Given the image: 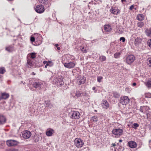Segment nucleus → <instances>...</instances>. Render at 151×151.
Masks as SVG:
<instances>
[{"mask_svg": "<svg viewBox=\"0 0 151 151\" xmlns=\"http://www.w3.org/2000/svg\"><path fill=\"white\" fill-rule=\"evenodd\" d=\"M63 79L62 77L59 76L58 77L54 78L53 82L58 86H60L64 84Z\"/></svg>", "mask_w": 151, "mask_h": 151, "instance_id": "nucleus-1", "label": "nucleus"}, {"mask_svg": "<svg viewBox=\"0 0 151 151\" xmlns=\"http://www.w3.org/2000/svg\"><path fill=\"white\" fill-rule=\"evenodd\" d=\"M112 134L118 137L119 136L122 135L123 131L122 129L118 128L114 129L112 131Z\"/></svg>", "mask_w": 151, "mask_h": 151, "instance_id": "nucleus-2", "label": "nucleus"}, {"mask_svg": "<svg viewBox=\"0 0 151 151\" xmlns=\"http://www.w3.org/2000/svg\"><path fill=\"white\" fill-rule=\"evenodd\" d=\"M129 99L127 96H124L120 98L119 103L122 105H126L128 104Z\"/></svg>", "mask_w": 151, "mask_h": 151, "instance_id": "nucleus-3", "label": "nucleus"}, {"mask_svg": "<svg viewBox=\"0 0 151 151\" xmlns=\"http://www.w3.org/2000/svg\"><path fill=\"white\" fill-rule=\"evenodd\" d=\"M71 118L74 119H79L80 116V113L76 111H72L69 114Z\"/></svg>", "mask_w": 151, "mask_h": 151, "instance_id": "nucleus-4", "label": "nucleus"}, {"mask_svg": "<svg viewBox=\"0 0 151 151\" xmlns=\"http://www.w3.org/2000/svg\"><path fill=\"white\" fill-rule=\"evenodd\" d=\"M135 60V57L133 55H129L126 58V62L129 65L132 64Z\"/></svg>", "mask_w": 151, "mask_h": 151, "instance_id": "nucleus-5", "label": "nucleus"}, {"mask_svg": "<svg viewBox=\"0 0 151 151\" xmlns=\"http://www.w3.org/2000/svg\"><path fill=\"white\" fill-rule=\"evenodd\" d=\"M74 142L75 145L77 147H81L84 145L83 141L80 138L76 139Z\"/></svg>", "mask_w": 151, "mask_h": 151, "instance_id": "nucleus-6", "label": "nucleus"}, {"mask_svg": "<svg viewBox=\"0 0 151 151\" xmlns=\"http://www.w3.org/2000/svg\"><path fill=\"white\" fill-rule=\"evenodd\" d=\"M63 64L65 68L70 69L74 68L76 65L75 63L74 62L65 63Z\"/></svg>", "mask_w": 151, "mask_h": 151, "instance_id": "nucleus-7", "label": "nucleus"}, {"mask_svg": "<svg viewBox=\"0 0 151 151\" xmlns=\"http://www.w3.org/2000/svg\"><path fill=\"white\" fill-rule=\"evenodd\" d=\"M31 132L28 130L23 131L22 135V137L24 139H29L31 135Z\"/></svg>", "mask_w": 151, "mask_h": 151, "instance_id": "nucleus-8", "label": "nucleus"}, {"mask_svg": "<svg viewBox=\"0 0 151 151\" xmlns=\"http://www.w3.org/2000/svg\"><path fill=\"white\" fill-rule=\"evenodd\" d=\"M35 11L38 13H41L45 11L44 7L42 5H38L35 9Z\"/></svg>", "mask_w": 151, "mask_h": 151, "instance_id": "nucleus-9", "label": "nucleus"}, {"mask_svg": "<svg viewBox=\"0 0 151 151\" xmlns=\"http://www.w3.org/2000/svg\"><path fill=\"white\" fill-rule=\"evenodd\" d=\"M38 1L40 3L43 4L46 8L49 7L50 5V4L47 0H38Z\"/></svg>", "mask_w": 151, "mask_h": 151, "instance_id": "nucleus-10", "label": "nucleus"}, {"mask_svg": "<svg viewBox=\"0 0 151 151\" xmlns=\"http://www.w3.org/2000/svg\"><path fill=\"white\" fill-rule=\"evenodd\" d=\"M42 85V83L41 82L37 81L34 83L33 84V86L35 88L40 89Z\"/></svg>", "mask_w": 151, "mask_h": 151, "instance_id": "nucleus-11", "label": "nucleus"}, {"mask_svg": "<svg viewBox=\"0 0 151 151\" xmlns=\"http://www.w3.org/2000/svg\"><path fill=\"white\" fill-rule=\"evenodd\" d=\"M128 145L131 148H135L137 146L136 142L134 141H130L128 142Z\"/></svg>", "mask_w": 151, "mask_h": 151, "instance_id": "nucleus-12", "label": "nucleus"}, {"mask_svg": "<svg viewBox=\"0 0 151 151\" xmlns=\"http://www.w3.org/2000/svg\"><path fill=\"white\" fill-rule=\"evenodd\" d=\"M142 39L141 38L139 37L136 38L134 41V44L136 46H138L141 43Z\"/></svg>", "mask_w": 151, "mask_h": 151, "instance_id": "nucleus-13", "label": "nucleus"}, {"mask_svg": "<svg viewBox=\"0 0 151 151\" xmlns=\"http://www.w3.org/2000/svg\"><path fill=\"white\" fill-rule=\"evenodd\" d=\"M5 117L3 115L0 114V125L4 124L6 122Z\"/></svg>", "mask_w": 151, "mask_h": 151, "instance_id": "nucleus-14", "label": "nucleus"}, {"mask_svg": "<svg viewBox=\"0 0 151 151\" xmlns=\"http://www.w3.org/2000/svg\"><path fill=\"white\" fill-rule=\"evenodd\" d=\"M54 132V130L51 128L48 129L46 132V134L48 136H52V134Z\"/></svg>", "mask_w": 151, "mask_h": 151, "instance_id": "nucleus-15", "label": "nucleus"}, {"mask_svg": "<svg viewBox=\"0 0 151 151\" xmlns=\"http://www.w3.org/2000/svg\"><path fill=\"white\" fill-rule=\"evenodd\" d=\"M19 142L13 139H10V146H15L17 145Z\"/></svg>", "mask_w": 151, "mask_h": 151, "instance_id": "nucleus-16", "label": "nucleus"}, {"mask_svg": "<svg viewBox=\"0 0 151 151\" xmlns=\"http://www.w3.org/2000/svg\"><path fill=\"white\" fill-rule=\"evenodd\" d=\"M101 105L103 108L106 109H107L109 107V104L107 101L105 100L103 101Z\"/></svg>", "mask_w": 151, "mask_h": 151, "instance_id": "nucleus-17", "label": "nucleus"}, {"mask_svg": "<svg viewBox=\"0 0 151 151\" xmlns=\"http://www.w3.org/2000/svg\"><path fill=\"white\" fill-rule=\"evenodd\" d=\"M104 29L106 32H109L112 30V28L110 25L109 24L104 25Z\"/></svg>", "mask_w": 151, "mask_h": 151, "instance_id": "nucleus-18", "label": "nucleus"}, {"mask_svg": "<svg viewBox=\"0 0 151 151\" xmlns=\"http://www.w3.org/2000/svg\"><path fill=\"white\" fill-rule=\"evenodd\" d=\"M9 97V94L6 93H2L1 96L0 97V100L2 99H5L8 98Z\"/></svg>", "mask_w": 151, "mask_h": 151, "instance_id": "nucleus-19", "label": "nucleus"}, {"mask_svg": "<svg viewBox=\"0 0 151 151\" xmlns=\"http://www.w3.org/2000/svg\"><path fill=\"white\" fill-rule=\"evenodd\" d=\"M86 79L84 77H81L79 79L77 80V82L79 84H82L84 83Z\"/></svg>", "mask_w": 151, "mask_h": 151, "instance_id": "nucleus-20", "label": "nucleus"}, {"mask_svg": "<svg viewBox=\"0 0 151 151\" xmlns=\"http://www.w3.org/2000/svg\"><path fill=\"white\" fill-rule=\"evenodd\" d=\"M40 139V136L39 135L35 134L33 137V139L35 142H37L39 141Z\"/></svg>", "mask_w": 151, "mask_h": 151, "instance_id": "nucleus-21", "label": "nucleus"}, {"mask_svg": "<svg viewBox=\"0 0 151 151\" xmlns=\"http://www.w3.org/2000/svg\"><path fill=\"white\" fill-rule=\"evenodd\" d=\"M144 18V16L142 14H138L137 17V19L139 21H142Z\"/></svg>", "mask_w": 151, "mask_h": 151, "instance_id": "nucleus-22", "label": "nucleus"}, {"mask_svg": "<svg viewBox=\"0 0 151 151\" xmlns=\"http://www.w3.org/2000/svg\"><path fill=\"white\" fill-rule=\"evenodd\" d=\"M27 63L30 66H32L33 65V63L31 60L29 59L28 56L27 57Z\"/></svg>", "mask_w": 151, "mask_h": 151, "instance_id": "nucleus-23", "label": "nucleus"}, {"mask_svg": "<svg viewBox=\"0 0 151 151\" xmlns=\"http://www.w3.org/2000/svg\"><path fill=\"white\" fill-rule=\"evenodd\" d=\"M146 34L148 36L151 37V28L147 29L145 31Z\"/></svg>", "mask_w": 151, "mask_h": 151, "instance_id": "nucleus-24", "label": "nucleus"}, {"mask_svg": "<svg viewBox=\"0 0 151 151\" xmlns=\"http://www.w3.org/2000/svg\"><path fill=\"white\" fill-rule=\"evenodd\" d=\"M110 11L112 13L116 15L118 14L119 10L112 8V9H110Z\"/></svg>", "mask_w": 151, "mask_h": 151, "instance_id": "nucleus-25", "label": "nucleus"}, {"mask_svg": "<svg viewBox=\"0 0 151 151\" xmlns=\"http://www.w3.org/2000/svg\"><path fill=\"white\" fill-rule=\"evenodd\" d=\"M145 84L147 87L151 88V79L148 80Z\"/></svg>", "mask_w": 151, "mask_h": 151, "instance_id": "nucleus-26", "label": "nucleus"}, {"mask_svg": "<svg viewBox=\"0 0 151 151\" xmlns=\"http://www.w3.org/2000/svg\"><path fill=\"white\" fill-rule=\"evenodd\" d=\"M28 55L29 57L30 58L32 59H34L36 57L35 53L34 52L29 54Z\"/></svg>", "mask_w": 151, "mask_h": 151, "instance_id": "nucleus-27", "label": "nucleus"}, {"mask_svg": "<svg viewBox=\"0 0 151 151\" xmlns=\"http://www.w3.org/2000/svg\"><path fill=\"white\" fill-rule=\"evenodd\" d=\"M81 94L82 93H81V91H76L75 96L76 97L75 98H78L80 97L81 95Z\"/></svg>", "mask_w": 151, "mask_h": 151, "instance_id": "nucleus-28", "label": "nucleus"}, {"mask_svg": "<svg viewBox=\"0 0 151 151\" xmlns=\"http://www.w3.org/2000/svg\"><path fill=\"white\" fill-rule=\"evenodd\" d=\"M91 121L93 122H96L98 121V117L96 116H94L92 117L91 119Z\"/></svg>", "mask_w": 151, "mask_h": 151, "instance_id": "nucleus-29", "label": "nucleus"}, {"mask_svg": "<svg viewBox=\"0 0 151 151\" xmlns=\"http://www.w3.org/2000/svg\"><path fill=\"white\" fill-rule=\"evenodd\" d=\"M113 97L115 98H119L120 96V94L117 92H114L113 93Z\"/></svg>", "mask_w": 151, "mask_h": 151, "instance_id": "nucleus-30", "label": "nucleus"}, {"mask_svg": "<svg viewBox=\"0 0 151 151\" xmlns=\"http://www.w3.org/2000/svg\"><path fill=\"white\" fill-rule=\"evenodd\" d=\"M121 53L120 52H116L114 54V56L115 58H117L120 57Z\"/></svg>", "mask_w": 151, "mask_h": 151, "instance_id": "nucleus-31", "label": "nucleus"}, {"mask_svg": "<svg viewBox=\"0 0 151 151\" xmlns=\"http://www.w3.org/2000/svg\"><path fill=\"white\" fill-rule=\"evenodd\" d=\"M144 23L143 22H140L137 23L138 27L140 28H141L144 25Z\"/></svg>", "mask_w": 151, "mask_h": 151, "instance_id": "nucleus-32", "label": "nucleus"}, {"mask_svg": "<svg viewBox=\"0 0 151 151\" xmlns=\"http://www.w3.org/2000/svg\"><path fill=\"white\" fill-rule=\"evenodd\" d=\"M5 71V70L4 67H0V73L3 74Z\"/></svg>", "mask_w": 151, "mask_h": 151, "instance_id": "nucleus-33", "label": "nucleus"}, {"mask_svg": "<svg viewBox=\"0 0 151 151\" xmlns=\"http://www.w3.org/2000/svg\"><path fill=\"white\" fill-rule=\"evenodd\" d=\"M99 59L102 62L106 60V57L104 56H100Z\"/></svg>", "mask_w": 151, "mask_h": 151, "instance_id": "nucleus-34", "label": "nucleus"}, {"mask_svg": "<svg viewBox=\"0 0 151 151\" xmlns=\"http://www.w3.org/2000/svg\"><path fill=\"white\" fill-rule=\"evenodd\" d=\"M103 78L101 76H98L97 77V81L98 82L100 83L101 82L102 80L103 79Z\"/></svg>", "mask_w": 151, "mask_h": 151, "instance_id": "nucleus-35", "label": "nucleus"}, {"mask_svg": "<svg viewBox=\"0 0 151 151\" xmlns=\"http://www.w3.org/2000/svg\"><path fill=\"white\" fill-rule=\"evenodd\" d=\"M143 106L144 112L148 111L150 109L149 107L147 106Z\"/></svg>", "mask_w": 151, "mask_h": 151, "instance_id": "nucleus-36", "label": "nucleus"}, {"mask_svg": "<svg viewBox=\"0 0 151 151\" xmlns=\"http://www.w3.org/2000/svg\"><path fill=\"white\" fill-rule=\"evenodd\" d=\"M145 97L147 98H151V93H145Z\"/></svg>", "mask_w": 151, "mask_h": 151, "instance_id": "nucleus-37", "label": "nucleus"}, {"mask_svg": "<svg viewBox=\"0 0 151 151\" xmlns=\"http://www.w3.org/2000/svg\"><path fill=\"white\" fill-rule=\"evenodd\" d=\"M139 125L137 123H134L133 124L132 127L134 129H136L137 127H139Z\"/></svg>", "mask_w": 151, "mask_h": 151, "instance_id": "nucleus-38", "label": "nucleus"}, {"mask_svg": "<svg viewBox=\"0 0 151 151\" xmlns=\"http://www.w3.org/2000/svg\"><path fill=\"white\" fill-rule=\"evenodd\" d=\"M147 64L149 67H151V58L148 59Z\"/></svg>", "mask_w": 151, "mask_h": 151, "instance_id": "nucleus-39", "label": "nucleus"}, {"mask_svg": "<svg viewBox=\"0 0 151 151\" xmlns=\"http://www.w3.org/2000/svg\"><path fill=\"white\" fill-rule=\"evenodd\" d=\"M45 103L46 104V107L47 106H48L50 104V101L49 100H47V101H45Z\"/></svg>", "mask_w": 151, "mask_h": 151, "instance_id": "nucleus-40", "label": "nucleus"}, {"mask_svg": "<svg viewBox=\"0 0 151 151\" xmlns=\"http://www.w3.org/2000/svg\"><path fill=\"white\" fill-rule=\"evenodd\" d=\"M119 40L120 41H122V42H124L125 41V39L124 37H122L120 38Z\"/></svg>", "mask_w": 151, "mask_h": 151, "instance_id": "nucleus-41", "label": "nucleus"}, {"mask_svg": "<svg viewBox=\"0 0 151 151\" xmlns=\"http://www.w3.org/2000/svg\"><path fill=\"white\" fill-rule=\"evenodd\" d=\"M82 96H83L84 97L88 96V94L86 93H82Z\"/></svg>", "mask_w": 151, "mask_h": 151, "instance_id": "nucleus-42", "label": "nucleus"}, {"mask_svg": "<svg viewBox=\"0 0 151 151\" xmlns=\"http://www.w3.org/2000/svg\"><path fill=\"white\" fill-rule=\"evenodd\" d=\"M81 51L83 53H86L87 52L86 49L84 47H82L81 49Z\"/></svg>", "mask_w": 151, "mask_h": 151, "instance_id": "nucleus-43", "label": "nucleus"}, {"mask_svg": "<svg viewBox=\"0 0 151 151\" xmlns=\"http://www.w3.org/2000/svg\"><path fill=\"white\" fill-rule=\"evenodd\" d=\"M139 110L140 111H141L142 112H144L145 113V112L144 111L143 108V106H141L140 107V108L139 109Z\"/></svg>", "mask_w": 151, "mask_h": 151, "instance_id": "nucleus-44", "label": "nucleus"}, {"mask_svg": "<svg viewBox=\"0 0 151 151\" xmlns=\"http://www.w3.org/2000/svg\"><path fill=\"white\" fill-rule=\"evenodd\" d=\"M147 44L149 47H151V40H149L148 41Z\"/></svg>", "mask_w": 151, "mask_h": 151, "instance_id": "nucleus-45", "label": "nucleus"}, {"mask_svg": "<svg viewBox=\"0 0 151 151\" xmlns=\"http://www.w3.org/2000/svg\"><path fill=\"white\" fill-rule=\"evenodd\" d=\"M30 40L32 42H34L35 41V38L34 37H30Z\"/></svg>", "mask_w": 151, "mask_h": 151, "instance_id": "nucleus-46", "label": "nucleus"}, {"mask_svg": "<svg viewBox=\"0 0 151 151\" xmlns=\"http://www.w3.org/2000/svg\"><path fill=\"white\" fill-rule=\"evenodd\" d=\"M52 107L53 106L50 104L48 106H47V107L48 108L51 109L52 108Z\"/></svg>", "mask_w": 151, "mask_h": 151, "instance_id": "nucleus-47", "label": "nucleus"}, {"mask_svg": "<svg viewBox=\"0 0 151 151\" xmlns=\"http://www.w3.org/2000/svg\"><path fill=\"white\" fill-rule=\"evenodd\" d=\"M52 63V62L51 61H49L47 62V64H48V65L49 66H51L52 65H51V64Z\"/></svg>", "mask_w": 151, "mask_h": 151, "instance_id": "nucleus-48", "label": "nucleus"}, {"mask_svg": "<svg viewBox=\"0 0 151 151\" xmlns=\"http://www.w3.org/2000/svg\"><path fill=\"white\" fill-rule=\"evenodd\" d=\"M134 8V5H131L130 6V7L129 8V9L131 10H132Z\"/></svg>", "mask_w": 151, "mask_h": 151, "instance_id": "nucleus-49", "label": "nucleus"}, {"mask_svg": "<svg viewBox=\"0 0 151 151\" xmlns=\"http://www.w3.org/2000/svg\"><path fill=\"white\" fill-rule=\"evenodd\" d=\"M10 151H18V150L15 149H10Z\"/></svg>", "mask_w": 151, "mask_h": 151, "instance_id": "nucleus-50", "label": "nucleus"}, {"mask_svg": "<svg viewBox=\"0 0 151 151\" xmlns=\"http://www.w3.org/2000/svg\"><path fill=\"white\" fill-rule=\"evenodd\" d=\"M6 144L8 146H9V140H7L6 141Z\"/></svg>", "mask_w": 151, "mask_h": 151, "instance_id": "nucleus-51", "label": "nucleus"}, {"mask_svg": "<svg viewBox=\"0 0 151 151\" xmlns=\"http://www.w3.org/2000/svg\"><path fill=\"white\" fill-rule=\"evenodd\" d=\"M95 89H96V87H93L92 88V89L94 91V92L96 93L97 92V91L96 90H95Z\"/></svg>", "mask_w": 151, "mask_h": 151, "instance_id": "nucleus-52", "label": "nucleus"}, {"mask_svg": "<svg viewBox=\"0 0 151 151\" xmlns=\"http://www.w3.org/2000/svg\"><path fill=\"white\" fill-rule=\"evenodd\" d=\"M6 50L8 51H9V47H6Z\"/></svg>", "mask_w": 151, "mask_h": 151, "instance_id": "nucleus-53", "label": "nucleus"}, {"mask_svg": "<svg viewBox=\"0 0 151 151\" xmlns=\"http://www.w3.org/2000/svg\"><path fill=\"white\" fill-rule=\"evenodd\" d=\"M148 127L150 130H151V125L149 124L148 125Z\"/></svg>", "mask_w": 151, "mask_h": 151, "instance_id": "nucleus-54", "label": "nucleus"}, {"mask_svg": "<svg viewBox=\"0 0 151 151\" xmlns=\"http://www.w3.org/2000/svg\"><path fill=\"white\" fill-rule=\"evenodd\" d=\"M121 1L122 3H124V2H126V0H121Z\"/></svg>", "mask_w": 151, "mask_h": 151, "instance_id": "nucleus-55", "label": "nucleus"}, {"mask_svg": "<svg viewBox=\"0 0 151 151\" xmlns=\"http://www.w3.org/2000/svg\"><path fill=\"white\" fill-rule=\"evenodd\" d=\"M136 85V83H134L132 85L133 86H135Z\"/></svg>", "mask_w": 151, "mask_h": 151, "instance_id": "nucleus-56", "label": "nucleus"}, {"mask_svg": "<svg viewBox=\"0 0 151 151\" xmlns=\"http://www.w3.org/2000/svg\"><path fill=\"white\" fill-rule=\"evenodd\" d=\"M43 63H44V64H47V61H45H45H43Z\"/></svg>", "mask_w": 151, "mask_h": 151, "instance_id": "nucleus-57", "label": "nucleus"}, {"mask_svg": "<svg viewBox=\"0 0 151 151\" xmlns=\"http://www.w3.org/2000/svg\"><path fill=\"white\" fill-rule=\"evenodd\" d=\"M59 46V45L58 44H56L55 45V46L57 47H58V46Z\"/></svg>", "mask_w": 151, "mask_h": 151, "instance_id": "nucleus-58", "label": "nucleus"}, {"mask_svg": "<svg viewBox=\"0 0 151 151\" xmlns=\"http://www.w3.org/2000/svg\"><path fill=\"white\" fill-rule=\"evenodd\" d=\"M47 66H48V64H46V65H45V68H47Z\"/></svg>", "mask_w": 151, "mask_h": 151, "instance_id": "nucleus-59", "label": "nucleus"}, {"mask_svg": "<svg viewBox=\"0 0 151 151\" xmlns=\"http://www.w3.org/2000/svg\"><path fill=\"white\" fill-rule=\"evenodd\" d=\"M113 147H115L116 146V145L114 143H113L112 144Z\"/></svg>", "mask_w": 151, "mask_h": 151, "instance_id": "nucleus-60", "label": "nucleus"}, {"mask_svg": "<svg viewBox=\"0 0 151 151\" xmlns=\"http://www.w3.org/2000/svg\"><path fill=\"white\" fill-rule=\"evenodd\" d=\"M60 47H57V49L58 50H60Z\"/></svg>", "mask_w": 151, "mask_h": 151, "instance_id": "nucleus-61", "label": "nucleus"}, {"mask_svg": "<svg viewBox=\"0 0 151 151\" xmlns=\"http://www.w3.org/2000/svg\"><path fill=\"white\" fill-rule=\"evenodd\" d=\"M128 90H129V88H126V89H125V91H128Z\"/></svg>", "mask_w": 151, "mask_h": 151, "instance_id": "nucleus-62", "label": "nucleus"}, {"mask_svg": "<svg viewBox=\"0 0 151 151\" xmlns=\"http://www.w3.org/2000/svg\"><path fill=\"white\" fill-rule=\"evenodd\" d=\"M122 139H120L119 141V142H122Z\"/></svg>", "mask_w": 151, "mask_h": 151, "instance_id": "nucleus-63", "label": "nucleus"}, {"mask_svg": "<svg viewBox=\"0 0 151 151\" xmlns=\"http://www.w3.org/2000/svg\"><path fill=\"white\" fill-rule=\"evenodd\" d=\"M5 151H9V149L6 150Z\"/></svg>", "mask_w": 151, "mask_h": 151, "instance_id": "nucleus-64", "label": "nucleus"}]
</instances>
